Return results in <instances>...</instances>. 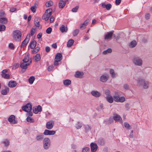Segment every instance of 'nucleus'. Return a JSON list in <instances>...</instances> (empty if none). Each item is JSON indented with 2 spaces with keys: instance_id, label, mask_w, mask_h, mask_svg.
<instances>
[{
  "instance_id": "obj_1",
  "label": "nucleus",
  "mask_w": 152,
  "mask_h": 152,
  "mask_svg": "<svg viewBox=\"0 0 152 152\" xmlns=\"http://www.w3.org/2000/svg\"><path fill=\"white\" fill-rule=\"evenodd\" d=\"M137 80L138 84L142 86L144 89H147L148 88L149 82L148 81L141 77L138 78Z\"/></svg>"
},
{
  "instance_id": "obj_2",
  "label": "nucleus",
  "mask_w": 152,
  "mask_h": 152,
  "mask_svg": "<svg viewBox=\"0 0 152 152\" xmlns=\"http://www.w3.org/2000/svg\"><path fill=\"white\" fill-rule=\"evenodd\" d=\"M132 61L136 66H141L143 64V61L140 57L135 56L133 58Z\"/></svg>"
},
{
  "instance_id": "obj_3",
  "label": "nucleus",
  "mask_w": 152,
  "mask_h": 152,
  "mask_svg": "<svg viewBox=\"0 0 152 152\" xmlns=\"http://www.w3.org/2000/svg\"><path fill=\"white\" fill-rule=\"evenodd\" d=\"M13 37L17 41H20L21 40V33L18 30L14 31L13 32Z\"/></svg>"
},
{
  "instance_id": "obj_4",
  "label": "nucleus",
  "mask_w": 152,
  "mask_h": 152,
  "mask_svg": "<svg viewBox=\"0 0 152 152\" xmlns=\"http://www.w3.org/2000/svg\"><path fill=\"white\" fill-rule=\"evenodd\" d=\"M44 148L45 149L49 148L50 146V139L47 137L45 138L43 141Z\"/></svg>"
},
{
  "instance_id": "obj_5",
  "label": "nucleus",
  "mask_w": 152,
  "mask_h": 152,
  "mask_svg": "<svg viewBox=\"0 0 152 152\" xmlns=\"http://www.w3.org/2000/svg\"><path fill=\"white\" fill-rule=\"evenodd\" d=\"M30 38V34H29L27 35L26 38L22 42L21 45V48H22L24 46H26L27 44L28 43L29 41Z\"/></svg>"
},
{
  "instance_id": "obj_6",
  "label": "nucleus",
  "mask_w": 152,
  "mask_h": 152,
  "mask_svg": "<svg viewBox=\"0 0 152 152\" xmlns=\"http://www.w3.org/2000/svg\"><path fill=\"white\" fill-rule=\"evenodd\" d=\"M22 109L27 112H29L32 110V106L30 103L27 104L25 106L22 107Z\"/></svg>"
},
{
  "instance_id": "obj_7",
  "label": "nucleus",
  "mask_w": 152,
  "mask_h": 152,
  "mask_svg": "<svg viewBox=\"0 0 152 152\" xmlns=\"http://www.w3.org/2000/svg\"><path fill=\"white\" fill-rule=\"evenodd\" d=\"M8 69H5L3 70L1 72V75L2 77L4 78L9 79L10 77V75L9 74H7Z\"/></svg>"
},
{
  "instance_id": "obj_8",
  "label": "nucleus",
  "mask_w": 152,
  "mask_h": 152,
  "mask_svg": "<svg viewBox=\"0 0 152 152\" xmlns=\"http://www.w3.org/2000/svg\"><path fill=\"white\" fill-rule=\"evenodd\" d=\"M54 122L53 121H50L48 122L46 124V128L48 129H51L54 125Z\"/></svg>"
},
{
  "instance_id": "obj_9",
  "label": "nucleus",
  "mask_w": 152,
  "mask_h": 152,
  "mask_svg": "<svg viewBox=\"0 0 152 152\" xmlns=\"http://www.w3.org/2000/svg\"><path fill=\"white\" fill-rule=\"evenodd\" d=\"M42 110L41 107L39 105H38L37 107H33V111L34 113L37 114L39 112H41Z\"/></svg>"
},
{
  "instance_id": "obj_10",
  "label": "nucleus",
  "mask_w": 152,
  "mask_h": 152,
  "mask_svg": "<svg viewBox=\"0 0 152 152\" xmlns=\"http://www.w3.org/2000/svg\"><path fill=\"white\" fill-rule=\"evenodd\" d=\"M31 63V60L29 62H28L27 63L23 62L20 64V67L22 69H26L28 68V66Z\"/></svg>"
},
{
  "instance_id": "obj_11",
  "label": "nucleus",
  "mask_w": 152,
  "mask_h": 152,
  "mask_svg": "<svg viewBox=\"0 0 152 152\" xmlns=\"http://www.w3.org/2000/svg\"><path fill=\"white\" fill-rule=\"evenodd\" d=\"M113 119L116 122H119L121 123H122V119L121 117L118 114H115L113 117Z\"/></svg>"
},
{
  "instance_id": "obj_12",
  "label": "nucleus",
  "mask_w": 152,
  "mask_h": 152,
  "mask_svg": "<svg viewBox=\"0 0 152 152\" xmlns=\"http://www.w3.org/2000/svg\"><path fill=\"white\" fill-rule=\"evenodd\" d=\"M56 133V131L53 130H50L45 129L43 133L45 135H53Z\"/></svg>"
},
{
  "instance_id": "obj_13",
  "label": "nucleus",
  "mask_w": 152,
  "mask_h": 152,
  "mask_svg": "<svg viewBox=\"0 0 152 152\" xmlns=\"http://www.w3.org/2000/svg\"><path fill=\"white\" fill-rule=\"evenodd\" d=\"M15 117L14 115H11L8 119V121L11 123L13 124H15L17 123V121L15 120Z\"/></svg>"
},
{
  "instance_id": "obj_14",
  "label": "nucleus",
  "mask_w": 152,
  "mask_h": 152,
  "mask_svg": "<svg viewBox=\"0 0 152 152\" xmlns=\"http://www.w3.org/2000/svg\"><path fill=\"white\" fill-rule=\"evenodd\" d=\"M91 94L93 96L96 97H98L101 95V94L98 91L96 90H93L91 91Z\"/></svg>"
},
{
  "instance_id": "obj_15",
  "label": "nucleus",
  "mask_w": 152,
  "mask_h": 152,
  "mask_svg": "<svg viewBox=\"0 0 152 152\" xmlns=\"http://www.w3.org/2000/svg\"><path fill=\"white\" fill-rule=\"evenodd\" d=\"M90 146L92 152H95L96 151L97 148V145L96 144L92 142L90 144Z\"/></svg>"
},
{
  "instance_id": "obj_16",
  "label": "nucleus",
  "mask_w": 152,
  "mask_h": 152,
  "mask_svg": "<svg viewBox=\"0 0 152 152\" xmlns=\"http://www.w3.org/2000/svg\"><path fill=\"white\" fill-rule=\"evenodd\" d=\"M108 77V75H102L100 77V80L103 83H105L107 81Z\"/></svg>"
},
{
  "instance_id": "obj_17",
  "label": "nucleus",
  "mask_w": 152,
  "mask_h": 152,
  "mask_svg": "<svg viewBox=\"0 0 152 152\" xmlns=\"http://www.w3.org/2000/svg\"><path fill=\"white\" fill-rule=\"evenodd\" d=\"M113 35V31L108 32L107 34L105 35L104 39H111Z\"/></svg>"
},
{
  "instance_id": "obj_18",
  "label": "nucleus",
  "mask_w": 152,
  "mask_h": 152,
  "mask_svg": "<svg viewBox=\"0 0 152 152\" xmlns=\"http://www.w3.org/2000/svg\"><path fill=\"white\" fill-rule=\"evenodd\" d=\"M31 60V59H30L29 55L28 54L25 56L24 58L22 61L23 62L27 63L28 62H29Z\"/></svg>"
},
{
  "instance_id": "obj_19",
  "label": "nucleus",
  "mask_w": 152,
  "mask_h": 152,
  "mask_svg": "<svg viewBox=\"0 0 152 152\" xmlns=\"http://www.w3.org/2000/svg\"><path fill=\"white\" fill-rule=\"evenodd\" d=\"M44 138V135L43 134H40L37 135L35 138L37 141H40L42 140Z\"/></svg>"
},
{
  "instance_id": "obj_20",
  "label": "nucleus",
  "mask_w": 152,
  "mask_h": 152,
  "mask_svg": "<svg viewBox=\"0 0 152 152\" xmlns=\"http://www.w3.org/2000/svg\"><path fill=\"white\" fill-rule=\"evenodd\" d=\"M62 58V55L61 53H58L56 54L55 59L58 60V61H60Z\"/></svg>"
},
{
  "instance_id": "obj_21",
  "label": "nucleus",
  "mask_w": 152,
  "mask_h": 152,
  "mask_svg": "<svg viewBox=\"0 0 152 152\" xmlns=\"http://www.w3.org/2000/svg\"><path fill=\"white\" fill-rule=\"evenodd\" d=\"M102 6L103 8H106L107 10H110L112 7L110 4H106L104 2L102 3Z\"/></svg>"
},
{
  "instance_id": "obj_22",
  "label": "nucleus",
  "mask_w": 152,
  "mask_h": 152,
  "mask_svg": "<svg viewBox=\"0 0 152 152\" xmlns=\"http://www.w3.org/2000/svg\"><path fill=\"white\" fill-rule=\"evenodd\" d=\"M83 75V72L77 71L76 72L75 76L77 78H82V77Z\"/></svg>"
},
{
  "instance_id": "obj_23",
  "label": "nucleus",
  "mask_w": 152,
  "mask_h": 152,
  "mask_svg": "<svg viewBox=\"0 0 152 152\" xmlns=\"http://www.w3.org/2000/svg\"><path fill=\"white\" fill-rule=\"evenodd\" d=\"M60 30L62 32H66L67 31V28L64 25H62L60 28Z\"/></svg>"
},
{
  "instance_id": "obj_24",
  "label": "nucleus",
  "mask_w": 152,
  "mask_h": 152,
  "mask_svg": "<svg viewBox=\"0 0 152 152\" xmlns=\"http://www.w3.org/2000/svg\"><path fill=\"white\" fill-rule=\"evenodd\" d=\"M36 44V41L35 40H34L31 42L30 43L29 47H30L31 49H33L35 47Z\"/></svg>"
},
{
  "instance_id": "obj_25",
  "label": "nucleus",
  "mask_w": 152,
  "mask_h": 152,
  "mask_svg": "<svg viewBox=\"0 0 152 152\" xmlns=\"http://www.w3.org/2000/svg\"><path fill=\"white\" fill-rule=\"evenodd\" d=\"M8 86L11 88H13L16 86L17 83L15 81H10L8 83Z\"/></svg>"
},
{
  "instance_id": "obj_26",
  "label": "nucleus",
  "mask_w": 152,
  "mask_h": 152,
  "mask_svg": "<svg viewBox=\"0 0 152 152\" xmlns=\"http://www.w3.org/2000/svg\"><path fill=\"white\" fill-rule=\"evenodd\" d=\"M107 101L110 103H112L113 102V98L111 96H107L106 97Z\"/></svg>"
},
{
  "instance_id": "obj_27",
  "label": "nucleus",
  "mask_w": 152,
  "mask_h": 152,
  "mask_svg": "<svg viewBox=\"0 0 152 152\" xmlns=\"http://www.w3.org/2000/svg\"><path fill=\"white\" fill-rule=\"evenodd\" d=\"M2 143L4 144V146L7 147L9 145L10 142L8 139H5L2 142Z\"/></svg>"
},
{
  "instance_id": "obj_28",
  "label": "nucleus",
  "mask_w": 152,
  "mask_h": 152,
  "mask_svg": "<svg viewBox=\"0 0 152 152\" xmlns=\"http://www.w3.org/2000/svg\"><path fill=\"white\" fill-rule=\"evenodd\" d=\"M137 44V42L135 40L132 41L129 44L130 48H133L136 46Z\"/></svg>"
},
{
  "instance_id": "obj_29",
  "label": "nucleus",
  "mask_w": 152,
  "mask_h": 152,
  "mask_svg": "<svg viewBox=\"0 0 152 152\" xmlns=\"http://www.w3.org/2000/svg\"><path fill=\"white\" fill-rule=\"evenodd\" d=\"M65 2L62 0H60L59 2V7L60 8H62L65 6Z\"/></svg>"
},
{
  "instance_id": "obj_30",
  "label": "nucleus",
  "mask_w": 152,
  "mask_h": 152,
  "mask_svg": "<svg viewBox=\"0 0 152 152\" xmlns=\"http://www.w3.org/2000/svg\"><path fill=\"white\" fill-rule=\"evenodd\" d=\"M7 20L6 18L1 17L0 18V23L5 24L7 23Z\"/></svg>"
},
{
  "instance_id": "obj_31",
  "label": "nucleus",
  "mask_w": 152,
  "mask_h": 152,
  "mask_svg": "<svg viewBox=\"0 0 152 152\" xmlns=\"http://www.w3.org/2000/svg\"><path fill=\"white\" fill-rule=\"evenodd\" d=\"M51 15L47 14V13H45L44 15L42 16V19L45 21H47L49 19Z\"/></svg>"
},
{
  "instance_id": "obj_32",
  "label": "nucleus",
  "mask_w": 152,
  "mask_h": 152,
  "mask_svg": "<svg viewBox=\"0 0 152 152\" xmlns=\"http://www.w3.org/2000/svg\"><path fill=\"white\" fill-rule=\"evenodd\" d=\"M34 58L35 62H38L41 59L40 54L39 53L37 54L34 57Z\"/></svg>"
},
{
  "instance_id": "obj_33",
  "label": "nucleus",
  "mask_w": 152,
  "mask_h": 152,
  "mask_svg": "<svg viewBox=\"0 0 152 152\" xmlns=\"http://www.w3.org/2000/svg\"><path fill=\"white\" fill-rule=\"evenodd\" d=\"M9 91V88L7 87H5L4 89L2 90L1 93L3 95H6Z\"/></svg>"
},
{
  "instance_id": "obj_34",
  "label": "nucleus",
  "mask_w": 152,
  "mask_h": 152,
  "mask_svg": "<svg viewBox=\"0 0 152 152\" xmlns=\"http://www.w3.org/2000/svg\"><path fill=\"white\" fill-rule=\"evenodd\" d=\"M74 41L72 39H69L67 45L68 47H71L74 43Z\"/></svg>"
},
{
  "instance_id": "obj_35",
  "label": "nucleus",
  "mask_w": 152,
  "mask_h": 152,
  "mask_svg": "<svg viewBox=\"0 0 152 152\" xmlns=\"http://www.w3.org/2000/svg\"><path fill=\"white\" fill-rule=\"evenodd\" d=\"M71 83V81L70 80L67 79L63 81L64 84L66 86L69 85Z\"/></svg>"
},
{
  "instance_id": "obj_36",
  "label": "nucleus",
  "mask_w": 152,
  "mask_h": 152,
  "mask_svg": "<svg viewBox=\"0 0 152 152\" xmlns=\"http://www.w3.org/2000/svg\"><path fill=\"white\" fill-rule=\"evenodd\" d=\"M112 51V50L111 48H109L107 50H104L102 52L104 55H106L108 53H110Z\"/></svg>"
},
{
  "instance_id": "obj_37",
  "label": "nucleus",
  "mask_w": 152,
  "mask_h": 152,
  "mask_svg": "<svg viewBox=\"0 0 152 152\" xmlns=\"http://www.w3.org/2000/svg\"><path fill=\"white\" fill-rule=\"evenodd\" d=\"M35 79V77L34 76H32L28 80V82L30 84H32L33 83Z\"/></svg>"
},
{
  "instance_id": "obj_38",
  "label": "nucleus",
  "mask_w": 152,
  "mask_h": 152,
  "mask_svg": "<svg viewBox=\"0 0 152 152\" xmlns=\"http://www.w3.org/2000/svg\"><path fill=\"white\" fill-rule=\"evenodd\" d=\"M124 126L125 128L128 130L130 129L131 128V126L129 124L126 122L124 123Z\"/></svg>"
},
{
  "instance_id": "obj_39",
  "label": "nucleus",
  "mask_w": 152,
  "mask_h": 152,
  "mask_svg": "<svg viewBox=\"0 0 152 152\" xmlns=\"http://www.w3.org/2000/svg\"><path fill=\"white\" fill-rule=\"evenodd\" d=\"M110 74L111 75L112 77L114 78L115 77V74L114 70L113 69H110Z\"/></svg>"
},
{
  "instance_id": "obj_40",
  "label": "nucleus",
  "mask_w": 152,
  "mask_h": 152,
  "mask_svg": "<svg viewBox=\"0 0 152 152\" xmlns=\"http://www.w3.org/2000/svg\"><path fill=\"white\" fill-rule=\"evenodd\" d=\"M125 98L124 96H121V97H120V96H119L117 102H121V103L123 102H124L125 101Z\"/></svg>"
},
{
  "instance_id": "obj_41",
  "label": "nucleus",
  "mask_w": 152,
  "mask_h": 152,
  "mask_svg": "<svg viewBox=\"0 0 152 152\" xmlns=\"http://www.w3.org/2000/svg\"><path fill=\"white\" fill-rule=\"evenodd\" d=\"M26 121L27 122L30 123H34V119L29 116L27 117Z\"/></svg>"
},
{
  "instance_id": "obj_42",
  "label": "nucleus",
  "mask_w": 152,
  "mask_h": 152,
  "mask_svg": "<svg viewBox=\"0 0 152 152\" xmlns=\"http://www.w3.org/2000/svg\"><path fill=\"white\" fill-rule=\"evenodd\" d=\"M98 142L99 144L103 145L105 143V141L104 139H99L98 140Z\"/></svg>"
},
{
  "instance_id": "obj_43",
  "label": "nucleus",
  "mask_w": 152,
  "mask_h": 152,
  "mask_svg": "<svg viewBox=\"0 0 152 152\" xmlns=\"http://www.w3.org/2000/svg\"><path fill=\"white\" fill-rule=\"evenodd\" d=\"M40 48L39 47H37L36 48L34 49L32 51V53L33 54H35L37 53L39 50Z\"/></svg>"
},
{
  "instance_id": "obj_44",
  "label": "nucleus",
  "mask_w": 152,
  "mask_h": 152,
  "mask_svg": "<svg viewBox=\"0 0 152 152\" xmlns=\"http://www.w3.org/2000/svg\"><path fill=\"white\" fill-rule=\"evenodd\" d=\"M119 96L118 94H115L113 96L114 101L116 102H117Z\"/></svg>"
},
{
  "instance_id": "obj_45",
  "label": "nucleus",
  "mask_w": 152,
  "mask_h": 152,
  "mask_svg": "<svg viewBox=\"0 0 152 152\" xmlns=\"http://www.w3.org/2000/svg\"><path fill=\"white\" fill-rule=\"evenodd\" d=\"M53 5V2L51 1H49L46 2V7H49Z\"/></svg>"
},
{
  "instance_id": "obj_46",
  "label": "nucleus",
  "mask_w": 152,
  "mask_h": 152,
  "mask_svg": "<svg viewBox=\"0 0 152 152\" xmlns=\"http://www.w3.org/2000/svg\"><path fill=\"white\" fill-rule=\"evenodd\" d=\"M89 148L88 147H85L82 150V152H89Z\"/></svg>"
},
{
  "instance_id": "obj_47",
  "label": "nucleus",
  "mask_w": 152,
  "mask_h": 152,
  "mask_svg": "<svg viewBox=\"0 0 152 152\" xmlns=\"http://www.w3.org/2000/svg\"><path fill=\"white\" fill-rule=\"evenodd\" d=\"M52 10L51 9L49 8L48 9L46 10L45 13H47V14L52 15Z\"/></svg>"
},
{
  "instance_id": "obj_48",
  "label": "nucleus",
  "mask_w": 152,
  "mask_h": 152,
  "mask_svg": "<svg viewBox=\"0 0 152 152\" xmlns=\"http://www.w3.org/2000/svg\"><path fill=\"white\" fill-rule=\"evenodd\" d=\"M82 126V124L79 122H77L76 125V127L77 129H80Z\"/></svg>"
},
{
  "instance_id": "obj_49",
  "label": "nucleus",
  "mask_w": 152,
  "mask_h": 152,
  "mask_svg": "<svg viewBox=\"0 0 152 152\" xmlns=\"http://www.w3.org/2000/svg\"><path fill=\"white\" fill-rule=\"evenodd\" d=\"M6 28L5 26L3 24H0V31H4Z\"/></svg>"
},
{
  "instance_id": "obj_50",
  "label": "nucleus",
  "mask_w": 152,
  "mask_h": 152,
  "mask_svg": "<svg viewBox=\"0 0 152 152\" xmlns=\"http://www.w3.org/2000/svg\"><path fill=\"white\" fill-rule=\"evenodd\" d=\"M39 21H38L36 22H35V25L36 27H38L39 28H42V26L39 24Z\"/></svg>"
},
{
  "instance_id": "obj_51",
  "label": "nucleus",
  "mask_w": 152,
  "mask_h": 152,
  "mask_svg": "<svg viewBox=\"0 0 152 152\" xmlns=\"http://www.w3.org/2000/svg\"><path fill=\"white\" fill-rule=\"evenodd\" d=\"M79 31V30L78 29H76L75 30L73 33V35L74 36H76L78 34Z\"/></svg>"
},
{
  "instance_id": "obj_52",
  "label": "nucleus",
  "mask_w": 152,
  "mask_h": 152,
  "mask_svg": "<svg viewBox=\"0 0 152 152\" xmlns=\"http://www.w3.org/2000/svg\"><path fill=\"white\" fill-rule=\"evenodd\" d=\"M52 31V28L50 27L48 28L46 30V32L48 34H50Z\"/></svg>"
},
{
  "instance_id": "obj_53",
  "label": "nucleus",
  "mask_w": 152,
  "mask_h": 152,
  "mask_svg": "<svg viewBox=\"0 0 152 152\" xmlns=\"http://www.w3.org/2000/svg\"><path fill=\"white\" fill-rule=\"evenodd\" d=\"M79 8L78 6H76L72 9V11L73 12H76Z\"/></svg>"
},
{
  "instance_id": "obj_54",
  "label": "nucleus",
  "mask_w": 152,
  "mask_h": 152,
  "mask_svg": "<svg viewBox=\"0 0 152 152\" xmlns=\"http://www.w3.org/2000/svg\"><path fill=\"white\" fill-rule=\"evenodd\" d=\"M110 91L108 89L105 90V94L107 96H110Z\"/></svg>"
},
{
  "instance_id": "obj_55",
  "label": "nucleus",
  "mask_w": 152,
  "mask_h": 152,
  "mask_svg": "<svg viewBox=\"0 0 152 152\" xmlns=\"http://www.w3.org/2000/svg\"><path fill=\"white\" fill-rule=\"evenodd\" d=\"M35 33V29L32 28L30 31L31 35V36H33Z\"/></svg>"
},
{
  "instance_id": "obj_56",
  "label": "nucleus",
  "mask_w": 152,
  "mask_h": 152,
  "mask_svg": "<svg viewBox=\"0 0 152 152\" xmlns=\"http://www.w3.org/2000/svg\"><path fill=\"white\" fill-rule=\"evenodd\" d=\"M85 129L86 131H89L90 130V127L88 125H86L85 127Z\"/></svg>"
},
{
  "instance_id": "obj_57",
  "label": "nucleus",
  "mask_w": 152,
  "mask_h": 152,
  "mask_svg": "<svg viewBox=\"0 0 152 152\" xmlns=\"http://www.w3.org/2000/svg\"><path fill=\"white\" fill-rule=\"evenodd\" d=\"M9 47L11 49H14V45L12 43H10L9 44Z\"/></svg>"
},
{
  "instance_id": "obj_58",
  "label": "nucleus",
  "mask_w": 152,
  "mask_h": 152,
  "mask_svg": "<svg viewBox=\"0 0 152 152\" xmlns=\"http://www.w3.org/2000/svg\"><path fill=\"white\" fill-rule=\"evenodd\" d=\"M36 9L37 8L35 7L34 6H33L31 7V10L34 13L36 12Z\"/></svg>"
},
{
  "instance_id": "obj_59",
  "label": "nucleus",
  "mask_w": 152,
  "mask_h": 152,
  "mask_svg": "<svg viewBox=\"0 0 152 152\" xmlns=\"http://www.w3.org/2000/svg\"><path fill=\"white\" fill-rule=\"evenodd\" d=\"M53 65L49 66L48 68V71H51L53 69Z\"/></svg>"
},
{
  "instance_id": "obj_60",
  "label": "nucleus",
  "mask_w": 152,
  "mask_h": 152,
  "mask_svg": "<svg viewBox=\"0 0 152 152\" xmlns=\"http://www.w3.org/2000/svg\"><path fill=\"white\" fill-rule=\"evenodd\" d=\"M123 88L125 89L128 90L129 89V85L127 84H125L124 85Z\"/></svg>"
},
{
  "instance_id": "obj_61",
  "label": "nucleus",
  "mask_w": 152,
  "mask_h": 152,
  "mask_svg": "<svg viewBox=\"0 0 152 152\" xmlns=\"http://www.w3.org/2000/svg\"><path fill=\"white\" fill-rule=\"evenodd\" d=\"M145 18L147 20L149 19L150 18V14L148 13L146 14L145 15Z\"/></svg>"
},
{
  "instance_id": "obj_62",
  "label": "nucleus",
  "mask_w": 152,
  "mask_h": 152,
  "mask_svg": "<svg viewBox=\"0 0 152 152\" xmlns=\"http://www.w3.org/2000/svg\"><path fill=\"white\" fill-rule=\"evenodd\" d=\"M86 26L83 23L80 26V28L82 30H83L86 28Z\"/></svg>"
},
{
  "instance_id": "obj_63",
  "label": "nucleus",
  "mask_w": 152,
  "mask_h": 152,
  "mask_svg": "<svg viewBox=\"0 0 152 152\" xmlns=\"http://www.w3.org/2000/svg\"><path fill=\"white\" fill-rule=\"evenodd\" d=\"M89 21V19H87L83 23L86 26L88 24Z\"/></svg>"
},
{
  "instance_id": "obj_64",
  "label": "nucleus",
  "mask_w": 152,
  "mask_h": 152,
  "mask_svg": "<svg viewBox=\"0 0 152 152\" xmlns=\"http://www.w3.org/2000/svg\"><path fill=\"white\" fill-rule=\"evenodd\" d=\"M42 36V33L41 32L39 33L37 36V37L38 39L41 38Z\"/></svg>"
}]
</instances>
